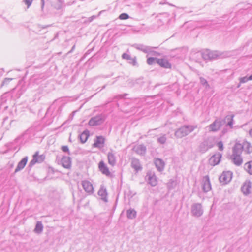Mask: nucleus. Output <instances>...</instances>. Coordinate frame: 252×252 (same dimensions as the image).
<instances>
[{"label": "nucleus", "mask_w": 252, "mask_h": 252, "mask_svg": "<svg viewBox=\"0 0 252 252\" xmlns=\"http://www.w3.org/2000/svg\"><path fill=\"white\" fill-rule=\"evenodd\" d=\"M226 53L220 52L218 51L209 50L210 60L217 59L219 58H225L227 56Z\"/></svg>", "instance_id": "6e6552de"}, {"label": "nucleus", "mask_w": 252, "mask_h": 252, "mask_svg": "<svg viewBox=\"0 0 252 252\" xmlns=\"http://www.w3.org/2000/svg\"><path fill=\"white\" fill-rule=\"evenodd\" d=\"M129 17V15L127 13H123L119 15V19L121 20H126L128 19Z\"/></svg>", "instance_id": "c9c22d12"}, {"label": "nucleus", "mask_w": 252, "mask_h": 252, "mask_svg": "<svg viewBox=\"0 0 252 252\" xmlns=\"http://www.w3.org/2000/svg\"><path fill=\"white\" fill-rule=\"evenodd\" d=\"M103 12V11H100L99 13V15H99Z\"/></svg>", "instance_id": "4d7b16f0"}, {"label": "nucleus", "mask_w": 252, "mask_h": 252, "mask_svg": "<svg viewBox=\"0 0 252 252\" xmlns=\"http://www.w3.org/2000/svg\"><path fill=\"white\" fill-rule=\"evenodd\" d=\"M12 79H13L12 78H5L2 83L1 86H2L4 85L7 84Z\"/></svg>", "instance_id": "79ce46f5"}, {"label": "nucleus", "mask_w": 252, "mask_h": 252, "mask_svg": "<svg viewBox=\"0 0 252 252\" xmlns=\"http://www.w3.org/2000/svg\"><path fill=\"white\" fill-rule=\"evenodd\" d=\"M120 97H123L124 96L121 95L120 96Z\"/></svg>", "instance_id": "bf43d9fd"}, {"label": "nucleus", "mask_w": 252, "mask_h": 252, "mask_svg": "<svg viewBox=\"0 0 252 252\" xmlns=\"http://www.w3.org/2000/svg\"><path fill=\"white\" fill-rule=\"evenodd\" d=\"M196 128V125H184L175 131V136L178 138H181L189 135Z\"/></svg>", "instance_id": "f257e3e1"}, {"label": "nucleus", "mask_w": 252, "mask_h": 252, "mask_svg": "<svg viewBox=\"0 0 252 252\" xmlns=\"http://www.w3.org/2000/svg\"><path fill=\"white\" fill-rule=\"evenodd\" d=\"M155 164L159 171H161L164 169V163L161 159L156 158L155 160Z\"/></svg>", "instance_id": "b1692460"}, {"label": "nucleus", "mask_w": 252, "mask_h": 252, "mask_svg": "<svg viewBox=\"0 0 252 252\" xmlns=\"http://www.w3.org/2000/svg\"><path fill=\"white\" fill-rule=\"evenodd\" d=\"M132 60L133 64V65H135V64L136 63V59H132Z\"/></svg>", "instance_id": "8fccbe9b"}, {"label": "nucleus", "mask_w": 252, "mask_h": 252, "mask_svg": "<svg viewBox=\"0 0 252 252\" xmlns=\"http://www.w3.org/2000/svg\"><path fill=\"white\" fill-rule=\"evenodd\" d=\"M158 58L154 57H149L147 59V63L149 65H153L155 63H157Z\"/></svg>", "instance_id": "f704fd0d"}, {"label": "nucleus", "mask_w": 252, "mask_h": 252, "mask_svg": "<svg viewBox=\"0 0 252 252\" xmlns=\"http://www.w3.org/2000/svg\"><path fill=\"white\" fill-rule=\"evenodd\" d=\"M131 167L137 172L141 170L142 168L139 160L136 158L131 159Z\"/></svg>", "instance_id": "6ab92c4d"}, {"label": "nucleus", "mask_w": 252, "mask_h": 252, "mask_svg": "<svg viewBox=\"0 0 252 252\" xmlns=\"http://www.w3.org/2000/svg\"><path fill=\"white\" fill-rule=\"evenodd\" d=\"M104 142L105 139L103 136H97L96 139L95 140V142L93 144V146L94 147L101 148L104 147Z\"/></svg>", "instance_id": "a211bd4d"}, {"label": "nucleus", "mask_w": 252, "mask_h": 252, "mask_svg": "<svg viewBox=\"0 0 252 252\" xmlns=\"http://www.w3.org/2000/svg\"><path fill=\"white\" fill-rule=\"evenodd\" d=\"M43 229V226L40 221H38L36 224L35 227L34 228V232L36 233L40 234L41 233Z\"/></svg>", "instance_id": "7c9ffc66"}, {"label": "nucleus", "mask_w": 252, "mask_h": 252, "mask_svg": "<svg viewBox=\"0 0 252 252\" xmlns=\"http://www.w3.org/2000/svg\"><path fill=\"white\" fill-rule=\"evenodd\" d=\"M136 211L133 209H129L126 211V216L129 219H133L136 217Z\"/></svg>", "instance_id": "bb28decb"}, {"label": "nucleus", "mask_w": 252, "mask_h": 252, "mask_svg": "<svg viewBox=\"0 0 252 252\" xmlns=\"http://www.w3.org/2000/svg\"><path fill=\"white\" fill-rule=\"evenodd\" d=\"M249 80H250L249 79V77H247V76L242 77L240 78V83H244L248 81Z\"/></svg>", "instance_id": "ea45409f"}, {"label": "nucleus", "mask_w": 252, "mask_h": 252, "mask_svg": "<svg viewBox=\"0 0 252 252\" xmlns=\"http://www.w3.org/2000/svg\"><path fill=\"white\" fill-rule=\"evenodd\" d=\"M240 84H241V83H240V84L238 85V86H237V88L240 87Z\"/></svg>", "instance_id": "13d9d810"}, {"label": "nucleus", "mask_w": 252, "mask_h": 252, "mask_svg": "<svg viewBox=\"0 0 252 252\" xmlns=\"http://www.w3.org/2000/svg\"><path fill=\"white\" fill-rule=\"evenodd\" d=\"M41 9H42V10H43L44 4H45L44 0H41Z\"/></svg>", "instance_id": "de8ad7c7"}, {"label": "nucleus", "mask_w": 252, "mask_h": 252, "mask_svg": "<svg viewBox=\"0 0 252 252\" xmlns=\"http://www.w3.org/2000/svg\"><path fill=\"white\" fill-rule=\"evenodd\" d=\"M96 16H95V15H93V16H92L91 17H89L88 18V21L89 22H92L94 19L95 18H96Z\"/></svg>", "instance_id": "a18cd8bd"}, {"label": "nucleus", "mask_w": 252, "mask_h": 252, "mask_svg": "<svg viewBox=\"0 0 252 252\" xmlns=\"http://www.w3.org/2000/svg\"><path fill=\"white\" fill-rule=\"evenodd\" d=\"M231 159L232 162L236 166H240L243 162L241 155H231Z\"/></svg>", "instance_id": "aec40b11"}, {"label": "nucleus", "mask_w": 252, "mask_h": 252, "mask_svg": "<svg viewBox=\"0 0 252 252\" xmlns=\"http://www.w3.org/2000/svg\"><path fill=\"white\" fill-rule=\"evenodd\" d=\"M204 213L202 205L199 203H193L191 206V213L192 216L196 218L201 217Z\"/></svg>", "instance_id": "7ed1b4c3"}, {"label": "nucleus", "mask_w": 252, "mask_h": 252, "mask_svg": "<svg viewBox=\"0 0 252 252\" xmlns=\"http://www.w3.org/2000/svg\"><path fill=\"white\" fill-rule=\"evenodd\" d=\"M242 151L243 150L241 144L236 143L233 148V153L232 155H241Z\"/></svg>", "instance_id": "412c9836"}, {"label": "nucleus", "mask_w": 252, "mask_h": 252, "mask_svg": "<svg viewBox=\"0 0 252 252\" xmlns=\"http://www.w3.org/2000/svg\"><path fill=\"white\" fill-rule=\"evenodd\" d=\"M243 151H244L247 153H250L252 152V146L251 144L247 141H244L241 144Z\"/></svg>", "instance_id": "393cba45"}, {"label": "nucleus", "mask_w": 252, "mask_h": 252, "mask_svg": "<svg viewBox=\"0 0 252 252\" xmlns=\"http://www.w3.org/2000/svg\"><path fill=\"white\" fill-rule=\"evenodd\" d=\"M218 146L219 147V149L220 151H222L223 149V143L221 141H219L218 144Z\"/></svg>", "instance_id": "37998d69"}, {"label": "nucleus", "mask_w": 252, "mask_h": 252, "mask_svg": "<svg viewBox=\"0 0 252 252\" xmlns=\"http://www.w3.org/2000/svg\"><path fill=\"white\" fill-rule=\"evenodd\" d=\"M33 0H23V2L27 5V8H29L32 5Z\"/></svg>", "instance_id": "58836bf2"}, {"label": "nucleus", "mask_w": 252, "mask_h": 252, "mask_svg": "<svg viewBox=\"0 0 252 252\" xmlns=\"http://www.w3.org/2000/svg\"><path fill=\"white\" fill-rule=\"evenodd\" d=\"M107 158L108 163L110 165L114 166L116 164V158L115 156V153L112 150H111L109 152H108L107 154Z\"/></svg>", "instance_id": "ddd939ff"}, {"label": "nucleus", "mask_w": 252, "mask_h": 252, "mask_svg": "<svg viewBox=\"0 0 252 252\" xmlns=\"http://www.w3.org/2000/svg\"><path fill=\"white\" fill-rule=\"evenodd\" d=\"M244 169L248 173L252 175V161L246 163L244 165Z\"/></svg>", "instance_id": "2f4dec72"}, {"label": "nucleus", "mask_w": 252, "mask_h": 252, "mask_svg": "<svg viewBox=\"0 0 252 252\" xmlns=\"http://www.w3.org/2000/svg\"><path fill=\"white\" fill-rule=\"evenodd\" d=\"M157 64L164 68H170L171 64L166 59H158L157 60Z\"/></svg>", "instance_id": "2eb2a0df"}, {"label": "nucleus", "mask_w": 252, "mask_h": 252, "mask_svg": "<svg viewBox=\"0 0 252 252\" xmlns=\"http://www.w3.org/2000/svg\"><path fill=\"white\" fill-rule=\"evenodd\" d=\"M224 120L217 119L212 124L208 126L206 128L210 132H216L219 130L220 127L224 124Z\"/></svg>", "instance_id": "20e7f679"}, {"label": "nucleus", "mask_w": 252, "mask_h": 252, "mask_svg": "<svg viewBox=\"0 0 252 252\" xmlns=\"http://www.w3.org/2000/svg\"><path fill=\"white\" fill-rule=\"evenodd\" d=\"M82 185L84 190L88 193H92L93 191L92 184L88 181L84 180L82 182Z\"/></svg>", "instance_id": "f3484780"}, {"label": "nucleus", "mask_w": 252, "mask_h": 252, "mask_svg": "<svg viewBox=\"0 0 252 252\" xmlns=\"http://www.w3.org/2000/svg\"><path fill=\"white\" fill-rule=\"evenodd\" d=\"M214 145L213 139L211 138H208L200 144L198 147V151L202 153H204L212 148Z\"/></svg>", "instance_id": "f03ea898"}, {"label": "nucleus", "mask_w": 252, "mask_h": 252, "mask_svg": "<svg viewBox=\"0 0 252 252\" xmlns=\"http://www.w3.org/2000/svg\"><path fill=\"white\" fill-rule=\"evenodd\" d=\"M98 194L101 197V199L106 201L107 191L106 189L101 188L98 192Z\"/></svg>", "instance_id": "c756f323"}, {"label": "nucleus", "mask_w": 252, "mask_h": 252, "mask_svg": "<svg viewBox=\"0 0 252 252\" xmlns=\"http://www.w3.org/2000/svg\"><path fill=\"white\" fill-rule=\"evenodd\" d=\"M89 136V133L88 130L83 131L81 134L79 135L81 142L82 143H84L87 141Z\"/></svg>", "instance_id": "c85d7f7f"}, {"label": "nucleus", "mask_w": 252, "mask_h": 252, "mask_svg": "<svg viewBox=\"0 0 252 252\" xmlns=\"http://www.w3.org/2000/svg\"><path fill=\"white\" fill-rule=\"evenodd\" d=\"M200 82L201 83V84L203 85V86H205L206 88H207V87H209L208 83L207 80L205 78H204L203 77H200Z\"/></svg>", "instance_id": "e433bc0d"}, {"label": "nucleus", "mask_w": 252, "mask_h": 252, "mask_svg": "<svg viewBox=\"0 0 252 252\" xmlns=\"http://www.w3.org/2000/svg\"><path fill=\"white\" fill-rule=\"evenodd\" d=\"M61 149L63 152L69 153V148L67 146H63Z\"/></svg>", "instance_id": "c03bdc74"}, {"label": "nucleus", "mask_w": 252, "mask_h": 252, "mask_svg": "<svg viewBox=\"0 0 252 252\" xmlns=\"http://www.w3.org/2000/svg\"><path fill=\"white\" fill-rule=\"evenodd\" d=\"M167 141V137L166 134H160L157 139V141L160 144H164Z\"/></svg>", "instance_id": "473e14b6"}, {"label": "nucleus", "mask_w": 252, "mask_h": 252, "mask_svg": "<svg viewBox=\"0 0 252 252\" xmlns=\"http://www.w3.org/2000/svg\"><path fill=\"white\" fill-rule=\"evenodd\" d=\"M61 5H60L59 6H58L57 7H56V9H60V8H61Z\"/></svg>", "instance_id": "6e6d98bb"}, {"label": "nucleus", "mask_w": 252, "mask_h": 252, "mask_svg": "<svg viewBox=\"0 0 252 252\" xmlns=\"http://www.w3.org/2000/svg\"><path fill=\"white\" fill-rule=\"evenodd\" d=\"M249 134L250 136L252 138V128L249 130Z\"/></svg>", "instance_id": "603ef678"}, {"label": "nucleus", "mask_w": 252, "mask_h": 252, "mask_svg": "<svg viewBox=\"0 0 252 252\" xmlns=\"http://www.w3.org/2000/svg\"><path fill=\"white\" fill-rule=\"evenodd\" d=\"M33 156H35L37 163H41L45 159V156L43 155H38V152H36Z\"/></svg>", "instance_id": "72a5a7b5"}, {"label": "nucleus", "mask_w": 252, "mask_h": 252, "mask_svg": "<svg viewBox=\"0 0 252 252\" xmlns=\"http://www.w3.org/2000/svg\"><path fill=\"white\" fill-rule=\"evenodd\" d=\"M249 79L250 80H252V74L249 76Z\"/></svg>", "instance_id": "5fc2aeb1"}, {"label": "nucleus", "mask_w": 252, "mask_h": 252, "mask_svg": "<svg viewBox=\"0 0 252 252\" xmlns=\"http://www.w3.org/2000/svg\"><path fill=\"white\" fill-rule=\"evenodd\" d=\"M252 189V183L250 181H246L241 187V190L245 195L251 193Z\"/></svg>", "instance_id": "9b49d317"}, {"label": "nucleus", "mask_w": 252, "mask_h": 252, "mask_svg": "<svg viewBox=\"0 0 252 252\" xmlns=\"http://www.w3.org/2000/svg\"><path fill=\"white\" fill-rule=\"evenodd\" d=\"M37 159L35 156H33V159L30 161L29 163V166L32 167L36 163H37Z\"/></svg>", "instance_id": "4c0bfd02"}, {"label": "nucleus", "mask_w": 252, "mask_h": 252, "mask_svg": "<svg viewBox=\"0 0 252 252\" xmlns=\"http://www.w3.org/2000/svg\"><path fill=\"white\" fill-rule=\"evenodd\" d=\"M227 130H226V128H223V130H222V133H223V134H225V133H226V132H227Z\"/></svg>", "instance_id": "3c124183"}, {"label": "nucleus", "mask_w": 252, "mask_h": 252, "mask_svg": "<svg viewBox=\"0 0 252 252\" xmlns=\"http://www.w3.org/2000/svg\"><path fill=\"white\" fill-rule=\"evenodd\" d=\"M75 47V45L73 46V47H72L71 49L68 52V53L72 52L73 51V50H74Z\"/></svg>", "instance_id": "09e8293b"}, {"label": "nucleus", "mask_w": 252, "mask_h": 252, "mask_svg": "<svg viewBox=\"0 0 252 252\" xmlns=\"http://www.w3.org/2000/svg\"><path fill=\"white\" fill-rule=\"evenodd\" d=\"M202 189L204 192H207L211 189V185L208 176L203 177L202 183Z\"/></svg>", "instance_id": "1a4fd4ad"}, {"label": "nucleus", "mask_w": 252, "mask_h": 252, "mask_svg": "<svg viewBox=\"0 0 252 252\" xmlns=\"http://www.w3.org/2000/svg\"><path fill=\"white\" fill-rule=\"evenodd\" d=\"M122 58L124 59H126V60H127L132 59L131 56L129 55H128V54L126 53H124L122 55Z\"/></svg>", "instance_id": "a19ab883"}, {"label": "nucleus", "mask_w": 252, "mask_h": 252, "mask_svg": "<svg viewBox=\"0 0 252 252\" xmlns=\"http://www.w3.org/2000/svg\"><path fill=\"white\" fill-rule=\"evenodd\" d=\"M197 56H200L205 60H210V56L209 55V50H206L201 52H198L196 53Z\"/></svg>", "instance_id": "a878e982"}, {"label": "nucleus", "mask_w": 252, "mask_h": 252, "mask_svg": "<svg viewBox=\"0 0 252 252\" xmlns=\"http://www.w3.org/2000/svg\"><path fill=\"white\" fill-rule=\"evenodd\" d=\"M133 150L137 154L143 156L146 152V147L143 144H138L134 146Z\"/></svg>", "instance_id": "f8f14e48"}, {"label": "nucleus", "mask_w": 252, "mask_h": 252, "mask_svg": "<svg viewBox=\"0 0 252 252\" xmlns=\"http://www.w3.org/2000/svg\"><path fill=\"white\" fill-rule=\"evenodd\" d=\"M28 161V157H24L18 163V165L15 170V172L16 173L21 170H22L25 165Z\"/></svg>", "instance_id": "4be33fe9"}, {"label": "nucleus", "mask_w": 252, "mask_h": 252, "mask_svg": "<svg viewBox=\"0 0 252 252\" xmlns=\"http://www.w3.org/2000/svg\"><path fill=\"white\" fill-rule=\"evenodd\" d=\"M232 178V173L231 171H224L219 177V180L223 184L229 183Z\"/></svg>", "instance_id": "423d86ee"}, {"label": "nucleus", "mask_w": 252, "mask_h": 252, "mask_svg": "<svg viewBox=\"0 0 252 252\" xmlns=\"http://www.w3.org/2000/svg\"><path fill=\"white\" fill-rule=\"evenodd\" d=\"M98 167L99 169V170L104 175L110 176L111 175V173L107 167V166L106 165V164L104 163V162L102 161H100L98 165Z\"/></svg>", "instance_id": "dca6fc26"}, {"label": "nucleus", "mask_w": 252, "mask_h": 252, "mask_svg": "<svg viewBox=\"0 0 252 252\" xmlns=\"http://www.w3.org/2000/svg\"><path fill=\"white\" fill-rule=\"evenodd\" d=\"M104 121V119L102 115H97L92 118L89 121L88 124L90 126H96L101 125Z\"/></svg>", "instance_id": "39448f33"}, {"label": "nucleus", "mask_w": 252, "mask_h": 252, "mask_svg": "<svg viewBox=\"0 0 252 252\" xmlns=\"http://www.w3.org/2000/svg\"><path fill=\"white\" fill-rule=\"evenodd\" d=\"M146 180L151 186L154 187L158 184V179L154 172H148L146 176Z\"/></svg>", "instance_id": "0eeeda50"}, {"label": "nucleus", "mask_w": 252, "mask_h": 252, "mask_svg": "<svg viewBox=\"0 0 252 252\" xmlns=\"http://www.w3.org/2000/svg\"><path fill=\"white\" fill-rule=\"evenodd\" d=\"M140 81L139 79H136L135 81H130L129 83H131V86L134 85L135 83H138V82Z\"/></svg>", "instance_id": "49530a36"}, {"label": "nucleus", "mask_w": 252, "mask_h": 252, "mask_svg": "<svg viewBox=\"0 0 252 252\" xmlns=\"http://www.w3.org/2000/svg\"><path fill=\"white\" fill-rule=\"evenodd\" d=\"M157 130V128H155V129H151V130H149V131H148V133H150L151 132H152V131L153 130Z\"/></svg>", "instance_id": "864d4df0"}, {"label": "nucleus", "mask_w": 252, "mask_h": 252, "mask_svg": "<svg viewBox=\"0 0 252 252\" xmlns=\"http://www.w3.org/2000/svg\"><path fill=\"white\" fill-rule=\"evenodd\" d=\"M221 158V154L220 153H217L210 158L209 163L211 165L215 166L220 163Z\"/></svg>", "instance_id": "9d476101"}, {"label": "nucleus", "mask_w": 252, "mask_h": 252, "mask_svg": "<svg viewBox=\"0 0 252 252\" xmlns=\"http://www.w3.org/2000/svg\"><path fill=\"white\" fill-rule=\"evenodd\" d=\"M133 46L137 49L140 50L145 53H149L151 51L152 48L147 46L143 44H135Z\"/></svg>", "instance_id": "5701e85b"}, {"label": "nucleus", "mask_w": 252, "mask_h": 252, "mask_svg": "<svg viewBox=\"0 0 252 252\" xmlns=\"http://www.w3.org/2000/svg\"><path fill=\"white\" fill-rule=\"evenodd\" d=\"M234 116L233 115H227L225 118V120L228 121L226 126H229L230 129L233 128Z\"/></svg>", "instance_id": "cd10ccee"}, {"label": "nucleus", "mask_w": 252, "mask_h": 252, "mask_svg": "<svg viewBox=\"0 0 252 252\" xmlns=\"http://www.w3.org/2000/svg\"><path fill=\"white\" fill-rule=\"evenodd\" d=\"M61 164L65 168L70 169L71 166V158L69 157L63 156L61 159Z\"/></svg>", "instance_id": "4468645a"}]
</instances>
